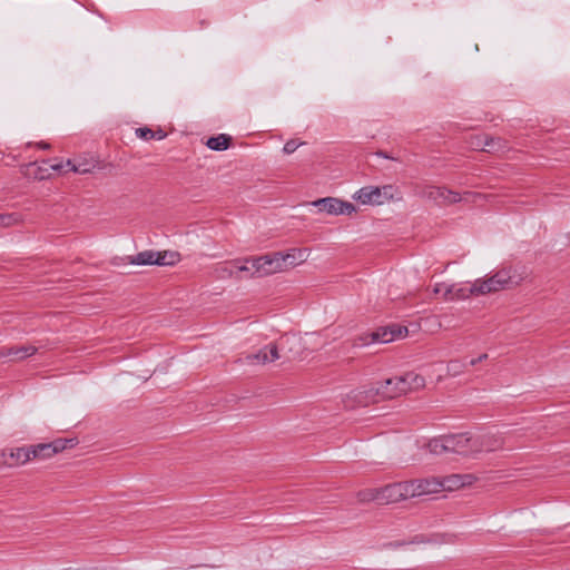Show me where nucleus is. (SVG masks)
I'll list each match as a JSON object with an SVG mask.
<instances>
[{
	"label": "nucleus",
	"mask_w": 570,
	"mask_h": 570,
	"mask_svg": "<svg viewBox=\"0 0 570 570\" xmlns=\"http://www.w3.org/2000/svg\"><path fill=\"white\" fill-rule=\"evenodd\" d=\"M432 491L433 489L429 480L404 481L387 484L384 488L375 490L371 499L381 504H390L409 498L428 494Z\"/></svg>",
	"instance_id": "nucleus-1"
},
{
	"label": "nucleus",
	"mask_w": 570,
	"mask_h": 570,
	"mask_svg": "<svg viewBox=\"0 0 570 570\" xmlns=\"http://www.w3.org/2000/svg\"><path fill=\"white\" fill-rule=\"evenodd\" d=\"M523 279V273H518L517 268H513L511 266L503 267L487 279H476L472 284V292H476V295L490 294L493 292L517 286Z\"/></svg>",
	"instance_id": "nucleus-2"
},
{
	"label": "nucleus",
	"mask_w": 570,
	"mask_h": 570,
	"mask_svg": "<svg viewBox=\"0 0 570 570\" xmlns=\"http://www.w3.org/2000/svg\"><path fill=\"white\" fill-rule=\"evenodd\" d=\"M381 393L384 400L399 397L410 391L421 389L425 385L423 376L407 372L400 376H394L380 382Z\"/></svg>",
	"instance_id": "nucleus-3"
},
{
	"label": "nucleus",
	"mask_w": 570,
	"mask_h": 570,
	"mask_svg": "<svg viewBox=\"0 0 570 570\" xmlns=\"http://www.w3.org/2000/svg\"><path fill=\"white\" fill-rule=\"evenodd\" d=\"M247 263H252V267L254 268L252 277H262L285 269V258L283 257V253L279 252L247 258Z\"/></svg>",
	"instance_id": "nucleus-4"
},
{
	"label": "nucleus",
	"mask_w": 570,
	"mask_h": 570,
	"mask_svg": "<svg viewBox=\"0 0 570 570\" xmlns=\"http://www.w3.org/2000/svg\"><path fill=\"white\" fill-rule=\"evenodd\" d=\"M297 341L298 338L295 335H283L278 343L268 344L258 352L248 354L246 356V361L249 364H266L274 362L279 358L278 350H284L286 345Z\"/></svg>",
	"instance_id": "nucleus-5"
},
{
	"label": "nucleus",
	"mask_w": 570,
	"mask_h": 570,
	"mask_svg": "<svg viewBox=\"0 0 570 570\" xmlns=\"http://www.w3.org/2000/svg\"><path fill=\"white\" fill-rule=\"evenodd\" d=\"M407 334V328L400 325H390L386 327H382L370 335L360 336L358 340L354 343L357 346L368 345L371 343H390L395 338L403 337Z\"/></svg>",
	"instance_id": "nucleus-6"
},
{
	"label": "nucleus",
	"mask_w": 570,
	"mask_h": 570,
	"mask_svg": "<svg viewBox=\"0 0 570 570\" xmlns=\"http://www.w3.org/2000/svg\"><path fill=\"white\" fill-rule=\"evenodd\" d=\"M312 205L318 209L321 213H326L328 215H346L352 216L356 213V206L346 200H342L336 197H324L312 202Z\"/></svg>",
	"instance_id": "nucleus-7"
},
{
	"label": "nucleus",
	"mask_w": 570,
	"mask_h": 570,
	"mask_svg": "<svg viewBox=\"0 0 570 570\" xmlns=\"http://www.w3.org/2000/svg\"><path fill=\"white\" fill-rule=\"evenodd\" d=\"M421 195L438 205H451L465 199L460 193L441 186H426L422 189Z\"/></svg>",
	"instance_id": "nucleus-8"
},
{
	"label": "nucleus",
	"mask_w": 570,
	"mask_h": 570,
	"mask_svg": "<svg viewBox=\"0 0 570 570\" xmlns=\"http://www.w3.org/2000/svg\"><path fill=\"white\" fill-rule=\"evenodd\" d=\"M445 443L449 445V453L471 455L476 454L479 450L478 448H474L478 440L468 433L445 435Z\"/></svg>",
	"instance_id": "nucleus-9"
},
{
	"label": "nucleus",
	"mask_w": 570,
	"mask_h": 570,
	"mask_svg": "<svg viewBox=\"0 0 570 570\" xmlns=\"http://www.w3.org/2000/svg\"><path fill=\"white\" fill-rule=\"evenodd\" d=\"M476 481V476L470 473L465 474H451L448 476H444L442 481L440 482H431V488L433 489L432 492L436 491L438 487L443 488L446 491H454L460 488H463L465 485H471Z\"/></svg>",
	"instance_id": "nucleus-10"
},
{
	"label": "nucleus",
	"mask_w": 570,
	"mask_h": 570,
	"mask_svg": "<svg viewBox=\"0 0 570 570\" xmlns=\"http://www.w3.org/2000/svg\"><path fill=\"white\" fill-rule=\"evenodd\" d=\"M352 397L362 406L384 400L381 393L380 382L352 391Z\"/></svg>",
	"instance_id": "nucleus-11"
},
{
	"label": "nucleus",
	"mask_w": 570,
	"mask_h": 570,
	"mask_svg": "<svg viewBox=\"0 0 570 570\" xmlns=\"http://www.w3.org/2000/svg\"><path fill=\"white\" fill-rule=\"evenodd\" d=\"M1 456L2 463L10 468L22 465L31 460L29 446L3 450Z\"/></svg>",
	"instance_id": "nucleus-12"
},
{
	"label": "nucleus",
	"mask_w": 570,
	"mask_h": 570,
	"mask_svg": "<svg viewBox=\"0 0 570 570\" xmlns=\"http://www.w3.org/2000/svg\"><path fill=\"white\" fill-rule=\"evenodd\" d=\"M37 347L33 345L3 346L0 348V360L22 361L36 354Z\"/></svg>",
	"instance_id": "nucleus-13"
},
{
	"label": "nucleus",
	"mask_w": 570,
	"mask_h": 570,
	"mask_svg": "<svg viewBox=\"0 0 570 570\" xmlns=\"http://www.w3.org/2000/svg\"><path fill=\"white\" fill-rule=\"evenodd\" d=\"M380 193L377 186H365L356 190L352 197L363 205H381Z\"/></svg>",
	"instance_id": "nucleus-14"
},
{
	"label": "nucleus",
	"mask_w": 570,
	"mask_h": 570,
	"mask_svg": "<svg viewBox=\"0 0 570 570\" xmlns=\"http://www.w3.org/2000/svg\"><path fill=\"white\" fill-rule=\"evenodd\" d=\"M471 295H476V292H472V285L463 286L460 284H450L444 291L445 301L464 299Z\"/></svg>",
	"instance_id": "nucleus-15"
},
{
	"label": "nucleus",
	"mask_w": 570,
	"mask_h": 570,
	"mask_svg": "<svg viewBox=\"0 0 570 570\" xmlns=\"http://www.w3.org/2000/svg\"><path fill=\"white\" fill-rule=\"evenodd\" d=\"M478 440V443L474 444V448H478V453L481 451H495L503 445V440L495 435H482L479 438H474Z\"/></svg>",
	"instance_id": "nucleus-16"
},
{
	"label": "nucleus",
	"mask_w": 570,
	"mask_h": 570,
	"mask_svg": "<svg viewBox=\"0 0 570 570\" xmlns=\"http://www.w3.org/2000/svg\"><path fill=\"white\" fill-rule=\"evenodd\" d=\"M67 166H69L70 171L83 175L91 173L97 164L94 159H68Z\"/></svg>",
	"instance_id": "nucleus-17"
},
{
	"label": "nucleus",
	"mask_w": 570,
	"mask_h": 570,
	"mask_svg": "<svg viewBox=\"0 0 570 570\" xmlns=\"http://www.w3.org/2000/svg\"><path fill=\"white\" fill-rule=\"evenodd\" d=\"M50 160H42L40 164L31 163L28 165V174L33 175L35 179L43 180L51 176Z\"/></svg>",
	"instance_id": "nucleus-18"
},
{
	"label": "nucleus",
	"mask_w": 570,
	"mask_h": 570,
	"mask_svg": "<svg viewBox=\"0 0 570 570\" xmlns=\"http://www.w3.org/2000/svg\"><path fill=\"white\" fill-rule=\"evenodd\" d=\"M232 142V137L226 134H219L217 136L209 137L206 141V146L216 151L226 150Z\"/></svg>",
	"instance_id": "nucleus-19"
},
{
	"label": "nucleus",
	"mask_w": 570,
	"mask_h": 570,
	"mask_svg": "<svg viewBox=\"0 0 570 570\" xmlns=\"http://www.w3.org/2000/svg\"><path fill=\"white\" fill-rule=\"evenodd\" d=\"M158 252L144 250L130 257V264L134 265H157Z\"/></svg>",
	"instance_id": "nucleus-20"
},
{
	"label": "nucleus",
	"mask_w": 570,
	"mask_h": 570,
	"mask_svg": "<svg viewBox=\"0 0 570 570\" xmlns=\"http://www.w3.org/2000/svg\"><path fill=\"white\" fill-rule=\"evenodd\" d=\"M30 456L32 459H48L55 454L51 443H39L29 446Z\"/></svg>",
	"instance_id": "nucleus-21"
},
{
	"label": "nucleus",
	"mask_w": 570,
	"mask_h": 570,
	"mask_svg": "<svg viewBox=\"0 0 570 570\" xmlns=\"http://www.w3.org/2000/svg\"><path fill=\"white\" fill-rule=\"evenodd\" d=\"M426 446L431 453L436 455L449 453V445L445 443V435L430 440Z\"/></svg>",
	"instance_id": "nucleus-22"
},
{
	"label": "nucleus",
	"mask_w": 570,
	"mask_h": 570,
	"mask_svg": "<svg viewBox=\"0 0 570 570\" xmlns=\"http://www.w3.org/2000/svg\"><path fill=\"white\" fill-rule=\"evenodd\" d=\"M157 257L158 266H171L180 261L179 253L173 250L158 252Z\"/></svg>",
	"instance_id": "nucleus-23"
},
{
	"label": "nucleus",
	"mask_w": 570,
	"mask_h": 570,
	"mask_svg": "<svg viewBox=\"0 0 570 570\" xmlns=\"http://www.w3.org/2000/svg\"><path fill=\"white\" fill-rule=\"evenodd\" d=\"M305 255L304 249H292L286 254H283V257L285 258V268L288 266H295L298 264V262H303Z\"/></svg>",
	"instance_id": "nucleus-24"
},
{
	"label": "nucleus",
	"mask_w": 570,
	"mask_h": 570,
	"mask_svg": "<svg viewBox=\"0 0 570 570\" xmlns=\"http://www.w3.org/2000/svg\"><path fill=\"white\" fill-rule=\"evenodd\" d=\"M487 153H499L504 150L505 142L501 138L490 137L488 136L487 141H484Z\"/></svg>",
	"instance_id": "nucleus-25"
},
{
	"label": "nucleus",
	"mask_w": 570,
	"mask_h": 570,
	"mask_svg": "<svg viewBox=\"0 0 570 570\" xmlns=\"http://www.w3.org/2000/svg\"><path fill=\"white\" fill-rule=\"evenodd\" d=\"M20 222V215L17 213L0 214V227H9Z\"/></svg>",
	"instance_id": "nucleus-26"
},
{
	"label": "nucleus",
	"mask_w": 570,
	"mask_h": 570,
	"mask_svg": "<svg viewBox=\"0 0 570 570\" xmlns=\"http://www.w3.org/2000/svg\"><path fill=\"white\" fill-rule=\"evenodd\" d=\"M466 363L460 360H452L448 363V373L452 376H456L464 372Z\"/></svg>",
	"instance_id": "nucleus-27"
},
{
	"label": "nucleus",
	"mask_w": 570,
	"mask_h": 570,
	"mask_svg": "<svg viewBox=\"0 0 570 570\" xmlns=\"http://www.w3.org/2000/svg\"><path fill=\"white\" fill-rule=\"evenodd\" d=\"M52 445V449H55V454L58 452H61L68 448H72L75 445L73 439H58L53 442H50Z\"/></svg>",
	"instance_id": "nucleus-28"
},
{
	"label": "nucleus",
	"mask_w": 570,
	"mask_h": 570,
	"mask_svg": "<svg viewBox=\"0 0 570 570\" xmlns=\"http://www.w3.org/2000/svg\"><path fill=\"white\" fill-rule=\"evenodd\" d=\"M488 135H474L471 136L469 145L472 149L483 150L485 148L484 141H487Z\"/></svg>",
	"instance_id": "nucleus-29"
},
{
	"label": "nucleus",
	"mask_w": 570,
	"mask_h": 570,
	"mask_svg": "<svg viewBox=\"0 0 570 570\" xmlns=\"http://www.w3.org/2000/svg\"><path fill=\"white\" fill-rule=\"evenodd\" d=\"M381 190V205L384 204L387 200L393 199L394 197V186L392 185H384L380 187Z\"/></svg>",
	"instance_id": "nucleus-30"
},
{
	"label": "nucleus",
	"mask_w": 570,
	"mask_h": 570,
	"mask_svg": "<svg viewBox=\"0 0 570 570\" xmlns=\"http://www.w3.org/2000/svg\"><path fill=\"white\" fill-rule=\"evenodd\" d=\"M136 135H137V137L145 139V140H150L156 137L155 131L148 127L137 128Z\"/></svg>",
	"instance_id": "nucleus-31"
},
{
	"label": "nucleus",
	"mask_w": 570,
	"mask_h": 570,
	"mask_svg": "<svg viewBox=\"0 0 570 570\" xmlns=\"http://www.w3.org/2000/svg\"><path fill=\"white\" fill-rule=\"evenodd\" d=\"M217 272L220 277H236V269L233 263H230V265L219 267Z\"/></svg>",
	"instance_id": "nucleus-32"
},
{
	"label": "nucleus",
	"mask_w": 570,
	"mask_h": 570,
	"mask_svg": "<svg viewBox=\"0 0 570 570\" xmlns=\"http://www.w3.org/2000/svg\"><path fill=\"white\" fill-rule=\"evenodd\" d=\"M50 169L51 170H55V171H58V173H68L70 171L69 170V166H67V161H62V160H56L55 163H51L50 161Z\"/></svg>",
	"instance_id": "nucleus-33"
},
{
	"label": "nucleus",
	"mask_w": 570,
	"mask_h": 570,
	"mask_svg": "<svg viewBox=\"0 0 570 570\" xmlns=\"http://www.w3.org/2000/svg\"><path fill=\"white\" fill-rule=\"evenodd\" d=\"M233 265L235 266L237 278L239 277L238 276L239 273L250 272V274H252L254 272V268L252 267V263H247V259L242 265H238V262L235 261V262H233Z\"/></svg>",
	"instance_id": "nucleus-34"
},
{
	"label": "nucleus",
	"mask_w": 570,
	"mask_h": 570,
	"mask_svg": "<svg viewBox=\"0 0 570 570\" xmlns=\"http://www.w3.org/2000/svg\"><path fill=\"white\" fill-rule=\"evenodd\" d=\"M302 144L301 142H297L296 140L292 139V140H288L284 147H283V151L287 155H291L293 154Z\"/></svg>",
	"instance_id": "nucleus-35"
},
{
	"label": "nucleus",
	"mask_w": 570,
	"mask_h": 570,
	"mask_svg": "<svg viewBox=\"0 0 570 570\" xmlns=\"http://www.w3.org/2000/svg\"><path fill=\"white\" fill-rule=\"evenodd\" d=\"M446 286H449V285H448V284H445V283H438V284H435V285H434V287H433V293H434L435 295L441 294V295L444 297V291H445Z\"/></svg>",
	"instance_id": "nucleus-36"
},
{
	"label": "nucleus",
	"mask_w": 570,
	"mask_h": 570,
	"mask_svg": "<svg viewBox=\"0 0 570 570\" xmlns=\"http://www.w3.org/2000/svg\"><path fill=\"white\" fill-rule=\"evenodd\" d=\"M156 137L154 139L161 140L166 137V132H164L161 129L155 131Z\"/></svg>",
	"instance_id": "nucleus-37"
},
{
	"label": "nucleus",
	"mask_w": 570,
	"mask_h": 570,
	"mask_svg": "<svg viewBox=\"0 0 570 570\" xmlns=\"http://www.w3.org/2000/svg\"><path fill=\"white\" fill-rule=\"evenodd\" d=\"M376 156L383 157V158H386V159H393V160L395 159L394 157L387 155L385 151H377Z\"/></svg>",
	"instance_id": "nucleus-38"
},
{
	"label": "nucleus",
	"mask_w": 570,
	"mask_h": 570,
	"mask_svg": "<svg viewBox=\"0 0 570 570\" xmlns=\"http://www.w3.org/2000/svg\"><path fill=\"white\" fill-rule=\"evenodd\" d=\"M37 146L41 149H49L50 148V145L48 142H45V141H40L37 144Z\"/></svg>",
	"instance_id": "nucleus-39"
},
{
	"label": "nucleus",
	"mask_w": 570,
	"mask_h": 570,
	"mask_svg": "<svg viewBox=\"0 0 570 570\" xmlns=\"http://www.w3.org/2000/svg\"><path fill=\"white\" fill-rule=\"evenodd\" d=\"M480 363L479 361H476V358H472L470 360L468 363H466V366H474L475 364Z\"/></svg>",
	"instance_id": "nucleus-40"
},
{
	"label": "nucleus",
	"mask_w": 570,
	"mask_h": 570,
	"mask_svg": "<svg viewBox=\"0 0 570 570\" xmlns=\"http://www.w3.org/2000/svg\"><path fill=\"white\" fill-rule=\"evenodd\" d=\"M487 358H488V354L484 353V354H481L479 357H476V361L482 362V361H484Z\"/></svg>",
	"instance_id": "nucleus-41"
},
{
	"label": "nucleus",
	"mask_w": 570,
	"mask_h": 570,
	"mask_svg": "<svg viewBox=\"0 0 570 570\" xmlns=\"http://www.w3.org/2000/svg\"><path fill=\"white\" fill-rule=\"evenodd\" d=\"M80 570H106V569L105 568H100V567H90V568L80 569Z\"/></svg>",
	"instance_id": "nucleus-42"
},
{
	"label": "nucleus",
	"mask_w": 570,
	"mask_h": 570,
	"mask_svg": "<svg viewBox=\"0 0 570 570\" xmlns=\"http://www.w3.org/2000/svg\"><path fill=\"white\" fill-rule=\"evenodd\" d=\"M472 194L470 191H466L464 193V196L468 197V196H471Z\"/></svg>",
	"instance_id": "nucleus-43"
}]
</instances>
